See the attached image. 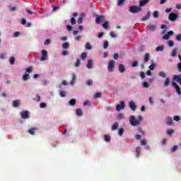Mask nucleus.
I'll return each mask as SVG.
<instances>
[{
    "label": "nucleus",
    "instance_id": "49530a36",
    "mask_svg": "<svg viewBox=\"0 0 181 181\" xmlns=\"http://www.w3.org/2000/svg\"><path fill=\"white\" fill-rule=\"evenodd\" d=\"M83 23V17H79L78 19V24L81 25Z\"/></svg>",
    "mask_w": 181,
    "mask_h": 181
},
{
    "label": "nucleus",
    "instance_id": "9b49d317",
    "mask_svg": "<svg viewBox=\"0 0 181 181\" xmlns=\"http://www.w3.org/2000/svg\"><path fill=\"white\" fill-rule=\"evenodd\" d=\"M173 35V31H169L168 32L167 34H165L163 37V39L164 40H168L169 39V36H172Z\"/></svg>",
    "mask_w": 181,
    "mask_h": 181
},
{
    "label": "nucleus",
    "instance_id": "e2e57ef3",
    "mask_svg": "<svg viewBox=\"0 0 181 181\" xmlns=\"http://www.w3.org/2000/svg\"><path fill=\"white\" fill-rule=\"evenodd\" d=\"M110 35L112 37H117V35L112 31L110 33Z\"/></svg>",
    "mask_w": 181,
    "mask_h": 181
},
{
    "label": "nucleus",
    "instance_id": "864d4df0",
    "mask_svg": "<svg viewBox=\"0 0 181 181\" xmlns=\"http://www.w3.org/2000/svg\"><path fill=\"white\" fill-rule=\"evenodd\" d=\"M174 121H177V122H179V120L180 119V117L176 115V116H174V118H173Z\"/></svg>",
    "mask_w": 181,
    "mask_h": 181
},
{
    "label": "nucleus",
    "instance_id": "412c9836",
    "mask_svg": "<svg viewBox=\"0 0 181 181\" xmlns=\"http://www.w3.org/2000/svg\"><path fill=\"white\" fill-rule=\"evenodd\" d=\"M118 129V122H115L112 126V131H117Z\"/></svg>",
    "mask_w": 181,
    "mask_h": 181
},
{
    "label": "nucleus",
    "instance_id": "423d86ee",
    "mask_svg": "<svg viewBox=\"0 0 181 181\" xmlns=\"http://www.w3.org/2000/svg\"><path fill=\"white\" fill-rule=\"evenodd\" d=\"M168 19L171 21V22H175V21L177 19V15L175 13H170L168 16Z\"/></svg>",
    "mask_w": 181,
    "mask_h": 181
},
{
    "label": "nucleus",
    "instance_id": "a18cd8bd",
    "mask_svg": "<svg viewBox=\"0 0 181 181\" xmlns=\"http://www.w3.org/2000/svg\"><path fill=\"white\" fill-rule=\"evenodd\" d=\"M80 63H81L80 59H77L76 62L75 64V67H78V66H80Z\"/></svg>",
    "mask_w": 181,
    "mask_h": 181
},
{
    "label": "nucleus",
    "instance_id": "7c9ffc66",
    "mask_svg": "<svg viewBox=\"0 0 181 181\" xmlns=\"http://www.w3.org/2000/svg\"><path fill=\"white\" fill-rule=\"evenodd\" d=\"M76 99H71L69 100V105H76Z\"/></svg>",
    "mask_w": 181,
    "mask_h": 181
},
{
    "label": "nucleus",
    "instance_id": "774afa93",
    "mask_svg": "<svg viewBox=\"0 0 181 181\" xmlns=\"http://www.w3.org/2000/svg\"><path fill=\"white\" fill-rule=\"evenodd\" d=\"M176 8L177 9H181V4H178L176 5Z\"/></svg>",
    "mask_w": 181,
    "mask_h": 181
},
{
    "label": "nucleus",
    "instance_id": "c9c22d12",
    "mask_svg": "<svg viewBox=\"0 0 181 181\" xmlns=\"http://www.w3.org/2000/svg\"><path fill=\"white\" fill-rule=\"evenodd\" d=\"M108 41H105L104 45H103V49H107L108 48Z\"/></svg>",
    "mask_w": 181,
    "mask_h": 181
},
{
    "label": "nucleus",
    "instance_id": "69168bd1",
    "mask_svg": "<svg viewBox=\"0 0 181 181\" xmlns=\"http://www.w3.org/2000/svg\"><path fill=\"white\" fill-rule=\"evenodd\" d=\"M176 39H177V40H181V34L177 35L176 36Z\"/></svg>",
    "mask_w": 181,
    "mask_h": 181
},
{
    "label": "nucleus",
    "instance_id": "473e14b6",
    "mask_svg": "<svg viewBox=\"0 0 181 181\" xmlns=\"http://www.w3.org/2000/svg\"><path fill=\"white\" fill-rule=\"evenodd\" d=\"M169 83H170V79H169V78H166L164 86L168 87V86H169Z\"/></svg>",
    "mask_w": 181,
    "mask_h": 181
},
{
    "label": "nucleus",
    "instance_id": "f3484780",
    "mask_svg": "<svg viewBox=\"0 0 181 181\" xmlns=\"http://www.w3.org/2000/svg\"><path fill=\"white\" fill-rule=\"evenodd\" d=\"M76 78H77V76H76V74H72V80L70 82L71 86H74V83H76Z\"/></svg>",
    "mask_w": 181,
    "mask_h": 181
},
{
    "label": "nucleus",
    "instance_id": "a19ab883",
    "mask_svg": "<svg viewBox=\"0 0 181 181\" xmlns=\"http://www.w3.org/2000/svg\"><path fill=\"white\" fill-rule=\"evenodd\" d=\"M174 45H175V42H173V41H172V40H169V41H168V46H169L170 47H173Z\"/></svg>",
    "mask_w": 181,
    "mask_h": 181
},
{
    "label": "nucleus",
    "instance_id": "e433bc0d",
    "mask_svg": "<svg viewBox=\"0 0 181 181\" xmlns=\"http://www.w3.org/2000/svg\"><path fill=\"white\" fill-rule=\"evenodd\" d=\"M40 108H46V107H47V105L45 103H41L40 104Z\"/></svg>",
    "mask_w": 181,
    "mask_h": 181
},
{
    "label": "nucleus",
    "instance_id": "6ab92c4d",
    "mask_svg": "<svg viewBox=\"0 0 181 181\" xmlns=\"http://www.w3.org/2000/svg\"><path fill=\"white\" fill-rule=\"evenodd\" d=\"M85 47L86 50H91V49H93V45L90 42H86Z\"/></svg>",
    "mask_w": 181,
    "mask_h": 181
},
{
    "label": "nucleus",
    "instance_id": "f704fd0d",
    "mask_svg": "<svg viewBox=\"0 0 181 181\" xmlns=\"http://www.w3.org/2000/svg\"><path fill=\"white\" fill-rule=\"evenodd\" d=\"M10 64H15V57H11L10 58Z\"/></svg>",
    "mask_w": 181,
    "mask_h": 181
},
{
    "label": "nucleus",
    "instance_id": "39448f33",
    "mask_svg": "<svg viewBox=\"0 0 181 181\" xmlns=\"http://www.w3.org/2000/svg\"><path fill=\"white\" fill-rule=\"evenodd\" d=\"M104 21H105V17L104 16H96L95 23H97V25H100V23L104 22Z\"/></svg>",
    "mask_w": 181,
    "mask_h": 181
},
{
    "label": "nucleus",
    "instance_id": "2f4dec72",
    "mask_svg": "<svg viewBox=\"0 0 181 181\" xmlns=\"http://www.w3.org/2000/svg\"><path fill=\"white\" fill-rule=\"evenodd\" d=\"M153 18H159V11H155L153 13Z\"/></svg>",
    "mask_w": 181,
    "mask_h": 181
},
{
    "label": "nucleus",
    "instance_id": "72a5a7b5",
    "mask_svg": "<svg viewBox=\"0 0 181 181\" xmlns=\"http://www.w3.org/2000/svg\"><path fill=\"white\" fill-rule=\"evenodd\" d=\"M108 25H109L108 21H105V23L103 24V28L104 29H107L108 28Z\"/></svg>",
    "mask_w": 181,
    "mask_h": 181
},
{
    "label": "nucleus",
    "instance_id": "20e7f679",
    "mask_svg": "<svg viewBox=\"0 0 181 181\" xmlns=\"http://www.w3.org/2000/svg\"><path fill=\"white\" fill-rule=\"evenodd\" d=\"M40 60L41 62H45V60H47V51L46 49H42L41 51V57Z\"/></svg>",
    "mask_w": 181,
    "mask_h": 181
},
{
    "label": "nucleus",
    "instance_id": "4d7b16f0",
    "mask_svg": "<svg viewBox=\"0 0 181 181\" xmlns=\"http://www.w3.org/2000/svg\"><path fill=\"white\" fill-rule=\"evenodd\" d=\"M113 57H114L115 60H118V58L119 57V55L116 53L113 55Z\"/></svg>",
    "mask_w": 181,
    "mask_h": 181
},
{
    "label": "nucleus",
    "instance_id": "4be33fe9",
    "mask_svg": "<svg viewBox=\"0 0 181 181\" xmlns=\"http://www.w3.org/2000/svg\"><path fill=\"white\" fill-rule=\"evenodd\" d=\"M177 53V48H174L171 52L172 57H176Z\"/></svg>",
    "mask_w": 181,
    "mask_h": 181
},
{
    "label": "nucleus",
    "instance_id": "bf43d9fd",
    "mask_svg": "<svg viewBox=\"0 0 181 181\" xmlns=\"http://www.w3.org/2000/svg\"><path fill=\"white\" fill-rule=\"evenodd\" d=\"M141 145H146V141L145 139H141Z\"/></svg>",
    "mask_w": 181,
    "mask_h": 181
},
{
    "label": "nucleus",
    "instance_id": "4c0bfd02",
    "mask_svg": "<svg viewBox=\"0 0 181 181\" xmlns=\"http://www.w3.org/2000/svg\"><path fill=\"white\" fill-rule=\"evenodd\" d=\"M177 151V145H175L172 148H171V152H176Z\"/></svg>",
    "mask_w": 181,
    "mask_h": 181
},
{
    "label": "nucleus",
    "instance_id": "de8ad7c7",
    "mask_svg": "<svg viewBox=\"0 0 181 181\" xmlns=\"http://www.w3.org/2000/svg\"><path fill=\"white\" fill-rule=\"evenodd\" d=\"M66 29L69 32H71L73 30V26L71 25H67Z\"/></svg>",
    "mask_w": 181,
    "mask_h": 181
},
{
    "label": "nucleus",
    "instance_id": "603ef678",
    "mask_svg": "<svg viewBox=\"0 0 181 181\" xmlns=\"http://www.w3.org/2000/svg\"><path fill=\"white\" fill-rule=\"evenodd\" d=\"M44 45H45V46H47L48 45H50V40L47 39L45 42Z\"/></svg>",
    "mask_w": 181,
    "mask_h": 181
},
{
    "label": "nucleus",
    "instance_id": "9d476101",
    "mask_svg": "<svg viewBox=\"0 0 181 181\" xmlns=\"http://www.w3.org/2000/svg\"><path fill=\"white\" fill-rule=\"evenodd\" d=\"M151 0H141L139 2V7L142 8V6H145L146 5H148V2H150Z\"/></svg>",
    "mask_w": 181,
    "mask_h": 181
},
{
    "label": "nucleus",
    "instance_id": "79ce46f5",
    "mask_svg": "<svg viewBox=\"0 0 181 181\" xmlns=\"http://www.w3.org/2000/svg\"><path fill=\"white\" fill-rule=\"evenodd\" d=\"M159 76H160V77H163V78H165V77H166V74H165V72H163V71H160V72L159 73Z\"/></svg>",
    "mask_w": 181,
    "mask_h": 181
},
{
    "label": "nucleus",
    "instance_id": "7ed1b4c3",
    "mask_svg": "<svg viewBox=\"0 0 181 181\" xmlns=\"http://www.w3.org/2000/svg\"><path fill=\"white\" fill-rule=\"evenodd\" d=\"M33 69H27L25 74L23 76V80L24 81H28L30 78V75H29L30 73H32Z\"/></svg>",
    "mask_w": 181,
    "mask_h": 181
},
{
    "label": "nucleus",
    "instance_id": "37998d69",
    "mask_svg": "<svg viewBox=\"0 0 181 181\" xmlns=\"http://www.w3.org/2000/svg\"><path fill=\"white\" fill-rule=\"evenodd\" d=\"M124 134V128H120L119 129V135L121 136V135Z\"/></svg>",
    "mask_w": 181,
    "mask_h": 181
},
{
    "label": "nucleus",
    "instance_id": "393cba45",
    "mask_svg": "<svg viewBox=\"0 0 181 181\" xmlns=\"http://www.w3.org/2000/svg\"><path fill=\"white\" fill-rule=\"evenodd\" d=\"M76 115L81 117V115H83V110H81V109H76Z\"/></svg>",
    "mask_w": 181,
    "mask_h": 181
},
{
    "label": "nucleus",
    "instance_id": "09e8293b",
    "mask_svg": "<svg viewBox=\"0 0 181 181\" xmlns=\"http://www.w3.org/2000/svg\"><path fill=\"white\" fill-rule=\"evenodd\" d=\"M83 105H91V102H90L89 100H86L83 103Z\"/></svg>",
    "mask_w": 181,
    "mask_h": 181
},
{
    "label": "nucleus",
    "instance_id": "ddd939ff",
    "mask_svg": "<svg viewBox=\"0 0 181 181\" xmlns=\"http://www.w3.org/2000/svg\"><path fill=\"white\" fill-rule=\"evenodd\" d=\"M129 107L132 111H135V110H136V105H135V103L132 100L129 102Z\"/></svg>",
    "mask_w": 181,
    "mask_h": 181
},
{
    "label": "nucleus",
    "instance_id": "338daca9",
    "mask_svg": "<svg viewBox=\"0 0 181 181\" xmlns=\"http://www.w3.org/2000/svg\"><path fill=\"white\" fill-rule=\"evenodd\" d=\"M5 58H6L5 54H0V59H5Z\"/></svg>",
    "mask_w": 181,
    "mask_h": 181
},
{
    "label": "nucleus",
    "instance_id": "5fc2aeb1",
    "mask_svg": "<svg viewBox=\"0 0 181 181\" xmlns=\"http://www.w3.org/2000/svg\"><path fill=\"white\" fill-rule=\"evenodd\" d=\"M59 94H60L61 97H63V98L66 97L65 91H60Z\"/></svg>",
    "mask_w": 181,
    "mask_h": 181
},
{
    "label": "nucleus",
    "instance_id": "a211bd4d",
    "mask_svg": "<svg viewBox=\"0 0 181 181\" xmlns=\"http://www.w3.org/2000/svg\"><path fill=\"white\" fill-rule=\"evenodd\" d=\"M93 60L88 59V64H86V67L88 69H91V67H93Z\"/></svg>",
    "mask_w": 181,
    "mask_h": 181
},
{
    "label": "nucleus",
    "instance_id": "052dcab7",
    "mask_svg": "<svg viewBox=\"0 0 181 181\" xmlns=\"http://www.w3.org/2000/svg\"><path fill=\"white\" fill-rule=\"evenodd\" d=\"M87 86H93V80H88L87 81Z\"/></svg>",
    "mask_w": 181,
    "mask_h": 181
},
{
    "label": "nucleus",
    "instance_id": "a878e982",
    "mask_svg": "<svg viewBox=\"0 0 181 181\" xmlns=\"http://www.w3.org/2000/svg\"><path fill=\"white\" fill-rule=\"evenodd\" d=\"M69 46H70V44L69 43V42H65L64 44H62L63 49H69Z\"/></svg>",
    "mask_w": 181,
    "mask_h": 181
},
{
    "label": "nucleus",
    "instance_id": "4468645a",
    "mask_svg": "<svg viewBox=\"0 0 181 181\" xmlns=\"http://www.w3.org/2000/svg\"><path fill=\"white\" fill-rule=\"evenodd\" d=\"M166 124L167 125H173V119H172V117H168L166 118Z\"/></svg>",
    "mask_w": 181,
    "mask_h": 181
},
{
    "label": "nucleus",
    "instance_id": "8fccbe9b",
    "mask_svg": "<svg viewBox=\"0 0 181 181\" xmlns=\"http://www.w3.org/2000/svg\"><path fill=\"white\" fill-rule=\"evenodd\" d=\"M156 67V64L153 63L149 66L148 69H155Z\"/></svg>",
    "mask_w": 181,
    "mask_h": 181
},
{
    "label": "nucleus",
    "instance_id": "c03bdc74",
    "mask_svg": "<svg viewBox=\"0 0 181 181\" xmlns=\"http://www.w3.org/2000/svg\"><path fill=\"white\" fill-rule=\"evenodd\" d=\"M71 25H76V18H74V17H72L71 18Z\"/></svg>",
    "mask_w": 181,
    "mask_h": 181
},
{
    "label": "nucleus",
    "instance_id": "6e6d98bb",
    "mask_svg": "<svg viewBox=\"0 0 181 181\" xmlns=\"http://www.w3.org/2000/svg\"><path fill=\"white\" fill-rule=\"evenodd\" d=\"M125 2V0H118L117 5L121 6Z\"/></svg>",
    "mask_w": 181,
    "mask_h": 181
},
{
    "label": "nucleus",
    "instance_id": "c85d7f7f",
    "mask_svg": "<svg viewBox=\"0 0 181 181\" xmlns=\"http://www.w3.org/2000/svg\"><path fill=\"white\" fill-rule=\"evenodd\" d=\"M175 133V131L172 129H170L167 131V134L168 135H169L170 136H172V134Z\"/></svg>",
    "mask_w": 181,
    "mask_h": 181
},
{
    "label": "nucleus",
    "instance_id": "13d9d810",
    "mask_svg": "<svg viewBox=\"0 0 181 181\" xmlns=\"http://www.w3.org/2000/svg\"><path fill=\"white\" fill-rule=\"evenodd\" d=\"M20 35H21V33L17 31V32L14 33L13 36H14V37H18V36H20Z\"/></svg>",
    "mask_w": 181,
    "mask_h": 181
},
{
    "label": "nucleus",
    "instance_id": "58836bf2",
    "mask_svg": "<svg viewBox=\"0 0 181 181\" xmlns=\"http://www.w3.org/2000/svg\"><path fill=\"white\" fill-rule=\"evenodd\" d=\"M148 28H149L150 30H151V31L155 30V29L156 28V27L153 25H148Z\"/></svg>",
    "mask_w": 181,
    "mask_h": 181
},
{
    "label": "nucleus",
    "instance_id": "6e6552de",
    "mask_svg": "<svg viewBox=\"0 0 181 181\" xmlns=\"http://www.w3.org/2000/svg\"><path fill=\"white\" fill-rule=\"evenodd\" d=\"M124 108H125V103H124V101H121L120 105L116 106L117 111H121V110H124Z\"/></svg>",
    "mask_w": 181,
    "mask_h": 181
},
{
    "label": "nucleus",
    "instance_id": "aec40b11",
    "mask_svg": "<svg viewBox=\"0 0 181 181\" xmlns=\"http://www.w3.org/2000/svg\"><path fill=\"white\" fill-rule=\"evenodd\" d=\"M165 49L164 45H160L156 48V52H163V49Z\"/></svg>",
    "mask_w": 181,
    "mask_h": 181
},
{
    "label": "nucleus",
    "instance_id": "cd10ccee",
    "mask_svg": "<svg viewBox=\"0 0 181 181\" xmlns=\"http://www.w3.org/2000/svg\"><path fill=\"white\" fill-rule=\"evenodd\" d=\"M104 139L106 142H110V141H111V136L109 135H105Z\"/></svg>",
    "mask_w": 181,
    "mask_h": 181
},
{
    "label": "nucleus",
    "instance_id": "ea45409f",
    "mask_svg": "<svg viewBox=\"0 0 181 181\" xmlns=\"http://www.w3.org/2000/svg\"><path fill=\"white\" fill-rule=\"evenodd\" d=\"M143 87H144V88H148L149 87V83H148L146 81L144 82Z\"/></svg>",
    "mask_w": 181,
    "mask_h": 181
},
{
    "label": "nucleus",
    "instance_id": "c756f323",
    "mask_svg": "<svg viewBox=\"0 0 181 181\" xmlns=\"http://www.w3.org/2000/svg\"><path fill=\"white\" fill-rule=\"evenodd\" d=\"M149 53H146L144 55V62H149Z\"/></svg>",
    "mask_w": 181,
    "mask_h": 181
},
{
    "label": "nucleus",
    "instance_id": "0e129e2a",
    "mask_svg": "<svg viewBox=\"0 0 181 181\" xmlns=\"http://www.w3.org/2000/svg\"><path fill=\"white\" fill-rule=\"evenodd\" d=\"M21 23L22 25H26V19L25 18L21 19Z\"/></svg>",
    "mask_w": 181,
    "mask_h": 181
},
{
    "label": "nucleus",
    "instance_id": "f03ea898",
    "mask_svg": "<svg viewBox=\"0 0 181 181\" xmlns=\"http://www.w3.org/2000/svg\"><path fill=\"white\" fill-rule=\"evenodd\" d=\"M129 123L132 127H136L139 125V120L135 118L134 115H131L129 117Z\"/></svg>",
    "mask_w": 181,
    "mask_h": 181
},
{
    "label": "nucleus",
    "instance_id": "3c124183",
    "mask_svg": "<svg viewBox=\"0 0 181 181\" xmlns=\"http://www.w3.org/2000/svg\"><path fill=\"white\" fill-rule=\"evenodd\" d=\"M136 66H138V61H134L132 64V67H136Z\"/></svg>",
    "mask_w": 181,
    "mask_h": 181
},
{
    "label": "nucleus",
    "instance_id": "680f3d73",
    "mask_svg": "<svg viewBox=\"0 0 181 181\" xmlns=\"http://www.w3.org/2000/svg\"><path fill=\"white\" fill-rule=\"evenodd\" d=\"M35 101H40V96L39 95H36V98H34Z\"/></svg>",
    "mask_w": 181,
    "mask_h": 181
},
{
    "label": "nucleus",
    "instance_id": "b1692460",
    "mask_svg": "<svg viewBox=\"0 0 181 181\" xmlns=\"http://www.w3.org/2000/svg\"><path fill=\"white\" fill-rule=\"evenodd\" d=\"M136 157L139 158V156L141 155V147L136 148Z\"/></svg>",
    "mask_w": 181,
    "mask_h": 181
},
{
    "label": "nucleus",
    "instance_id": "f257e3e1",
    "mask_svg": "<svg viewBox=\"0 0 181 181\" xmlns=\"http://www.w3.org/2000/svg\"><path fill=\"white\" fill-rule=\"evenodd\" d=\"M129 11L131 13H138V12L142 11V8L140 6H132L129 7Z\"/></svg>",
    "mask_w": 181,
    "mask_h": 181
},
{
    "label": "nucleus",
    "instance_id": "dca6fc26",
    "mask_svg": "<svg viewBox=\"0 0 181 181\" xmlns=\"http://www.w3.org/2000/svg\"><path fill=\"white\" fill-rule=\"evenodd\" d=\"M115 67V61L111 60L108 64V69H114Z\"/></svg>",
    "mask_w": 181,
    "mask_h": 181
},
{
    "label": "nucleus",
    "instance_id": "f8f14e48",
    "mask_svg": "<svg viewBox=\"0 0 181 181\" xmlns=\"http://www.w3.org/2000/svg\"><path fill=\"white\" fill-rule=\"evenodd\" d=\"M21 105V100L17 99L13 101V107H18Z\"/></svg>",
    "mask_w": 181,
    "mask_h": 181
},
{
    "label": "nucleus",
    "instance_id": "0eeeda50",
    "mask_svg": "<svg viewBox=\"0 0 181 181\" xmlns=\"http://www.w3.org/2000/svg\"><path fill=\"white\" fill-rule=\"evenodd\" d=\"M21 118L23 119H28L29 118V112L28 110L21 112Z\"/></svg>",
    "mask_w": 181,
    "mask_h": 181
},
{
    "label": "nucleus",
    "instance_id": "2eb2a0df",
    "mask_svg": "<svg viewBox=\"0 0 181 181\" xmlns=\"http://www.w3.org/2000/svg\"><path fill=\"white\" fill-rule=\"evenodd\" d=\"M36 130H37V128L33 127V128L28 129V132H29L30 134V135H35V134H36Z\"/></svg>",
    "mask_w": 181,
    "mask_h": 181
},
{
    "label": "nucleus",
    "instance_id": "bb28decb",
    "mask_svg": "<svg viewBox=\"0 0 181 181\" xmlns=\"http://www.w3.org/2000/svg\"><path fill=\"white\" fill-rule=\"evenodd\" d=\"M103 94L100 92H98L96 93L95 95H94V98H101Z\"/></svg>",
    "mask_w": 181,
    "mask_h": 181
},
{
    "label": "nucleus",
    "instance_id": "1a4fd4ad",
    "mask_svg": "<svg viewBox=\"0 0 181 181\" xmlns=\"http://www.w3.org/2000/svg\"><path fill=\"white\" fill-rule=\"evenodd\" d=\"M173 87H174L176 90V92L177 93L178 95H181V90L180 87H179V85L177 83L173 82Z\"/></svg>",
    "mask_w": 181,
    "mask_h": 181
},
{
    "label": "nucleus",
    "instance_id": "5701e85b",
    "mask_svg": "<svg viewBox=\"0 0 181 181\" xmlns=\"http://www.w3.org/2000/svg\"><path fill=\"white\" fill-rule=\"evenodd\" d=\"M81 60H86L87 59V52H82L81 54Z\"/></svg>",
    "mask_w": 181,
    "mask_h": 181
}]
</instances>
